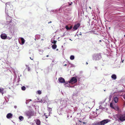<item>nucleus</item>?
<instances>
[{"label":"nucleus","instance_id":"35","mask_svg":"<svg viewBox=\"0 0 125 125\" xmlns=\"http://www.w3.org/2000/svg\"><path fill=\"white\" fill-rule=\"evenodd\" d=\"M64 66H66V64H65V65H64Z\"/></svg>","mask_w":125,"mask_h":125},{"label":"nucleus","instance_id":"32","mask_svg":"<svg viewBox=\"0 0 125 125\" xmlns=\"http://www.w3.org/2000/svg\"><path fill=\"white\" fill-rule=\"evenodd\" d=\"M30 59H31V60H33V59H31V57H30Z\"/></svg>","mask_w":125,"mask_h":125},{"label":"nucleus","instance_id":"12","mask_svg":"<svg viewBox=\"0 0 125 125\" xmlns=\"http://www.w3.org/2000/svg\"><path fill=\"white\" fill-rule=\"evenodd\" d=\"M111 78L113 79L114 80H115L116 79L117 77L116 75L113 74L111 76Z\"/></svg>","mask_w":125,"mask_h":125},{"label":"nucleus","instance_id":"17","mask_svg":"<svg viewBox=\"0 0 125 125\" xmlns=\"http://www.w3.org/2000/svg\"><path fill=\"white\" fill-rule=\"evenodd\" d=\"M57 45L55 44H54L52 46V48L53 49H55L57 47Z\"/></svg>","mask_w":125,"mask_h":125},{"label":"nucleus","instance_id":"24","mask_svg":"<svg viewBox=\"0 0 125 125\" xmlns=\"http://www.w3.org/2000/svg\"><path fill=\"white\" fill-rule=\"evenodd\" d=\"M56 42V41L55 40L53 41L52 42V43H53L55 44Z\"/></svg>","mask_w":125,"mask_h":125},{"label":"nucleus","instance_id":"14","mask_svg":"<svg viewBox=\"0 0 125 125\" xmlns=\"http://www.w3.org/2000/svg\"><path fill=\"white\" fill-rule=\"evenodd\" d=\"M21 43L22 44H23L25 40L23 38H21Z\"/></svg>","mask_w":125,"mask_h":125},{"label":"nucleus","instance_id":"3","mask_svg":"<svg viewBox=\"0 0 125 125\" xmlns=\"http://www.w3.org/2000/svg\"><path fill=\"white\" fill-rule=\"evenodd\" d=\"M77 82V80L75 77H72L69 81V83H75Z\"/></svg>","mask_w":125,"mask_h":125},{"label":"nucleus","instance_id":"4","mask_svg":"<svg viewBox=\"0 0 125 125\" xmlns=\"http://www.w3.org/2000/svg\"><path fill=\"white\" fill-rule=\"evenodd\" d=\"M110 121V120L108 119L104 120L100 122L98 124L100 125H104L105 124L107 123Z\"/></svg>","mask_w":125,"mask_h":125},{"label":"nucleus","instance_id":"33","mask_svg":"<svg viewBox=\"0 0 125 125\" xmlns=\"http://www.w3.org/2000/svg\"><path fill=\"white\" fill-rule=\"evenodd\" d=\"M46 57H48L49 56V55H47L46 56Z\"/></svg>","mask_w":125,"mask_h":125},{"label":"nucleus","instance_id":"27","mask_svg":"<svg viewBox=\"0 0 125 125\" xmlns=\"http://www.w3.org/2000/svg\"><path fill=\"white\" fill-rule=\"evenodd\" d=\"M28 71H29L30 70V68L29 67H28Z\"/></svg>","mask_w":125,"mask_h":125},{"label":"nucleus","instance_id":"41","mask_svg":"<svg viewBox=\"0 0 125 125\" xmlns=\"http://www.w3.org/2000/svg\"><path fill=\"white\" fill-rule=\"evenodd\" d=\"M124 36L125 37V35H124Z\"/></svg>","mask_w":125,"mask_h":125},{"label":"nucleus","instance_id":"37","mask_svg":"<svg viewBox=\"0 0 125 125\" xmlns=\"http://www.w3.org/2000/svg\"><path fill=\"white\" fill-rule=\"evenodd\" d=\"M11 20H10V22H11Z\"/></svg>","mask_w":125,"mask_h":125},{"label":"nucleus","instance_id":"31","mask_svg":"<svg viewBox=\"0 0 125 125\" xmlns=\"http://www.w3.org/2000/svg\"><path fill=\"white\" fill-rule=\"evenodd\" d=\"M83 124H85V123L84 122H83Z\"/></svg>","mask_w":125,"mask_h":125},{"label":"nucleus","instance_id":"9","mask_svg":"<svg viewBox=\"0 0 125 125\" xmlns=\"http://www.w3.org/2000/svg\"><path fill=\"white\" fill-rule=\"evenodd\" d=\"M37 125H40L41 122L39 119H37L35 121Z\"/></svg>","mask_w":125,"mask_h":125},{"label":"nucleus","instance_id":"30","mask_svg":"<svg viewBox=\"0 0 125 125\" xmlns=\"http://www.w3.org/2000/svg\"><path fill=\"white\" fill-rule=\"evenodd\" d=\"M124 60H123L122 61V63H123L124 62Z\"/></svg>","mask_w":125,"mask_h":125},{"label":"nucleus","instance_id":"29","mask_svg":"<svg viewBox=\"0 0 125 125\" xmlns=\"http://www.w3.org/2000/svg\"><path fill=\"white\" fill-rule=\"evenodd\" d=\"M51 22H52L51 21H50L49 22H48V23H51Z\"/></svg>","mask_w":125,"mask_h":125},{"label":"nucleus","instance_id":"16","mask_svg":"<svg viewBox=\"0 0 125 125\" xmlns=\"http://www.w3.org/2000/svg\"><path fill=\"white\" fill-rule=\"evenodd\" d=\"M10 3L9 2H7V3L6 4V7L7 8H8V7L10 5Z\"/></svg>","mask_w":125,"mask_h":125},{"label":"nucleus","instance_id":"36","mask_svg":"<svg viewBox=\"0 0 125 125\" xmlns=\"http://www.w3.org/2000/svg\"><path fill=\"white\" fill-rule=\"evenodd\" d=\"M79 121L80 122H81V121Z\"/></svg>","mask_w":125,"mask_h":125},{"label":"nucleus","instance_id":"28","mask_svg":"<svg viewBox=\"0 0 125 125\" xmlns=\"http://www.w3.org/2000/svg\"><path fill=\"white\" fill-rule=\"evenodd\" d=\"M123 105L124 106H125V101L124 102Z\"/></svg>","mask_w":125,"mask_h":125},{"label":"nucleus","instance_id":"5","mask_svg":"<svg viewBox=\"0 0 125 125\" xmlns=\"http://www.w3.org/2000/svg\"><path fill=\"white\" fill-rule=\"evenodd\" d=\"M80 24L79 23H77L73 27V29L75 30H77L78 28L80 27Z\"/></svg>","mask_w":125,"mask_h":125},{"label":"nucleus","instance_id":"34","mask_svg":"<svg viewBox=\"0 0 125 125\" xmlns=\"http://www.w3.org/2000/svg\"><path fill=\"white\" fill-rule=\"evenodd\" d=\"M65 83H66V84H67L68 83V82H67V83L66 82Z\"/></svg>","mask_w":125,"mask_h":125},{"label":"nucleus","instance_id":"8","mask_svg":"<svg viewBox=\"0 0 125 125\" xmlns=\"http://www.w3.org/2000/svg\"><path fill=\"white\" fill-rule=\"evenodd\" d=\"M12 115L11 113H9L7 115L6 117L8 119H10L12 117Z\"/></svg>","mask_w":125,"mask_h":125},{"label":"nucleus","instance_id":"13","mask_svg":"<svg viewBox=\"0 0 125 125\" xmlns=\"http://www.w3.org/2000/svg\"><path fill=\"white\" fill-rule=\"evenodd\" d=\"M114 100L115 103H117L118 101V98L117 97H115L114 98Z\"/></svg>","mask_w":125,"mask_h":125},{"label":"nucleus","instance_id":"23","mask_svg":"<svg viewBox=\"0 0 125 125\" xmlns=\"http://www.w3.org/2000/svg\"><path fill=\"white\" fill-rule=\"evenodd\" d=\"M38 94H41L42 92L41 91L38 90L37 91Z\"/></svg>","mask_w":125,"mask_h":125},{"label":"nucleus","instance_id":"26","mask_svg":"<svg viewBox=\"0 0 125 125\" xmlns=\"http://www.w3.org/2000/svg\"><path fill=\"white\" fill-rule=\"evenodd\" d=\"M44 115L45 116V117L46 118H48V116H47V115H45V114H44Z\"/></svg>","mask_w":125,"mask_h":125},{"label":"nucleus","instance_id":"6","mask_svg":"<svg viewBox=\"0 0 125 125\" xmlns=\"http://www.w3.org/2000/svg\"><path fill=\"white\" fill-rule=\"evenodd\" d=\"M59 81L61 83H65V80L62 77H60L58 79Z\"/></svg>","mask_w":125,"mask_h":125},{"label":"nucleus","instance_id":"11","mask_svg":"<svg viewBox=\"0 0 125 125\" xmlns=\"http://www.w3.org/2000/svg\"><path fill=\"white\" fill-rule=\"evenodd\" d=\"M73 27L72 26H71L70 27H69L68 25L65 26V28L67 30H70L72 29Z\"/></svg>","mask_w":125,"mask_h":125},{"label":"nucleus","instance_id":"40","mask_svg":"<svg viewBox=\"0 0 125 125\" xmlns=\"http://www.w3.org/2000/svg\"><path fill=\"white\" fill-rule=\"evenodd\" d=\"M58 50V49H57V50Z\"/></svg>","mask_w":125,"mask_h":125},{"label":"nucleus","instance_id":"22","mask_svg":"<svg viewBox=\"0 0 125 125\" xmlns=\"http://www.w3.org/2000/svg\"><path fill=\"white\" fill-rule=\"evenodd\" d=\"M110 107H111L112 108H114V107L113 106V104L112 103H110Z\"/></svg>","mask_w":125,"mask_h":125},{"label":"nucleus","instance_id":"1","mask_svg":"<svg viewBox=\"0 0 125 125\" xmlns=\"http://www.w3.org/2000/svg\"><path fill=\"white\" fill-rule=\"evenodd\" d=\"M118 121L123 122L125 121V114H118L116 115Z\"/></svg>","mask_w":125,"mask_h":125},{"label":"nucleus","instance_id":"25","mask_svg":"<svg viewBox=\"0 0 125 125\" xmlns=\"http://www.w3.org/2000/svg\"><path fill=\"white\" fill-rule=\"evenodd\" d=\"M123 97L124 99L125 100V94L123 95Z\"/></svg>","mask_w":125,"mask_h":125},{"label":"nucleus","instance_id":"18","mask_svg":"<svg viewBox=\"0 0 125 125\" xmlns=\"http://www.w3.org/2000/svg\"><path fill=\"white\" fill-rule=\"evenodd\" d=\"M23 119V117L22 116H20L19 117V119L21 121Z\"/></svg>","mask_w":125,"mask_h":125},{"label":"nucleus","instance_id":"10","mask_svg":"<svg viewBox=\"0 0 125 125\" xmlns=\"http://www.w3.org/2000/svg\"><path fill=\"white\" fill-rule=\"evenodd\" d=\"M113 109L118 111H120L119 108L117 106H114Z\"/></svg>","mask_w":125,"mask_h":125},{"label":"nucleus","instance_id":"19","mask_svg":"<svg viewBox=\"0 0 125 125\" xmlns=\"http://www.w3.org/2000/svg\"><path fill=\"white\" fill-rule=\"evenodd\" d=\"M74 58V57L73 55H71L70 57V59L72 60H73Z\"/></svg>","mask_w":125,"mask_h":125},{"label":"nucleus","instance_id":"15","mask_svg":"<svg viewBox=\"0 0 125 125\" xmlns=\"http://www.w3.org/2000/svg\"><path fill=\"white\" fill-rule=\"evenodd\" d=\"M3 91L4 89L3 88H0V93H2V95H3Z\"/></svg>","mask_w":125,"mask_h":125},{"label":"nucleus","instance_id":"21","mask_svg":"<svg viewBox=\"0 0 125 125\" xmlns=\"http://www.w3.org/2000/svg\"><path fill=\"white\" fill-rule=\"evenodd\" d=\"M26 87L25 86H23L21 87V90L23 91H24L26 89Z\"/></svg>","mask_w":125,"mask_h":125},{"label":"nucleus","instance_id":"39","mask_svg":"<svg viewBox=\"0 0 125 125\" xmlns=\"http://www.w3.org/2000/svg\"><path fill=\"white\" fill-rule=\"evenodd\" d=\"M86 64H88V63L87 62Z\"/></svg>","mask_w":125,"mask_h":125},{"label":"nucleus","instance_id":"38","mask_svg":"<svg viewBox=\"0 0 125 125\" xmlns=\"http://www.w3.org/2000/svg\"><path fill=\"white\" fill-rule=\"evenodd\" d=\"M89 8H90V9H91V7H89Z\"/></svg>","mask_w":125,"mask_h":125},{"label":"nucleus","instance_id":"7","mask_svg":"<svg viewBox=\"0 0 125 125\" xmlns=\"http://www.w3.org/2000/svg\"><path fill=\"white\" fill-rule=\"evenodd\" d=\"M1 38L3 39H5L7 37V35L5 34H2L0 35Z\"/></svg>","mask_w":125,"mask_h":125},{"label":"nucleus","instance_id":"20","mask_svg":"<svg viewBox=\"0 0 125 125\" xmlns=\"http://www.w3.org/2000/svg\"><path fill=\"white\" fill-rule=\"evenodd\" d=\"M52 107H48V111L49 112H51V111H52Z\"/></svg>","mask_w":125,"mask_h":125},{"label":"nucleus","instance_id":"2","mask_svg":"<svg viewBox=\"0 0 125 125\" xmlns=\"http://www.w3.org/2000/svg\"><path fill=\"white\" fill-rule=\"evenodd\" d=\"M36 113L34 111H29L26 112L25 113V115L28 117V118H30L31 116L35 115Z\"/></svg>","mask_w":125,"mask_h":125}]
</instances>
